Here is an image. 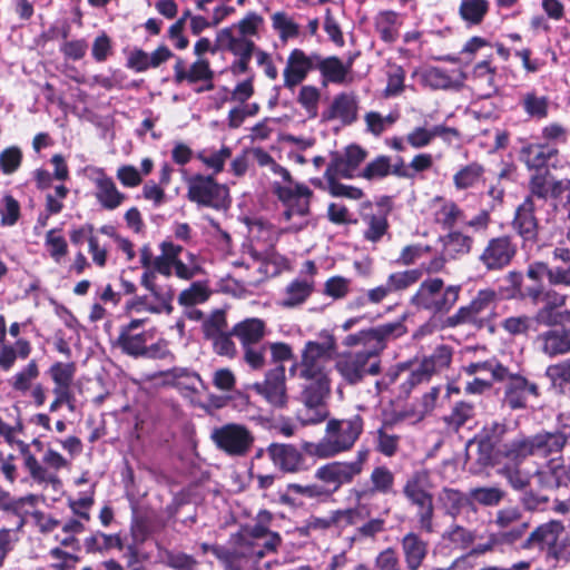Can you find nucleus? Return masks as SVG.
<instances>
[{
    "mask_svg": "<svg viewBox=\"0 0 570 570\" xmlns=\"http://www.w3.org/2000/svg\"><path fill=\"white\" fill-rule=\"evenodd\" d=\"M406 331L404 323H386L377 328L362 331L360 335L347 336L346 345L362 343L364 348L342 355L336 362V370L348 384H357L366 375L380 372L379 353L385 347V342L396 338Z\"/></svg>",
    "mask_w": 570,
    "mask_h": 570,
    "instance_id": "1",
    "label": "nucleus"
},
{
    "mask_svg": "<svg viewBox=\"0 0 570 570\" xmlns=\"http://www.w3.org/2000/svg\"><path fill=\"white\" fill-rule=\"evenodd\" d=\"M272 194L282 206L279 223L284 233H298L311 222L312 189L305 184L294 180L291 173L287 177L271 183Z\"/></svg>",
    "mask_w": 570,
    "mask_h": 570,
    "instance_id": "2",
    "label": "nucleus"
},
{
    "mask_svg": "<svg viewBox=\"0 0 570 570\" xmlns=\"http://www.w3.org/2000/svg\"><path fill=\"white\" fill-rule=\"evenodd\" d=\"M364 431V420L355 414L346 419H330L325 433L315 442L302 444L303 452L311 458L327 460L351 451Z\"/></svg>",
    "mask_w": 570,
    "mask_h": 570,
    "instance_id": "3",
    "label": "nucleus"
},
{
    "mask_svg": "<svg viewBox=\"0 0 570 570\" xmlns=\"http://www.w3.org/2000/svg\"><path fill=\"white\" fill-rule=\"evenodd\" d=\"M335 352V341L326 336L321 343L307 342L302 353V360L289 368L292 375L303 380V390L331 391L327 364Z\"/></svg>",
    "mask_w": 570,
    "mask_h": 570,
    "instance_id": "4",
    "label": "nucleus"
},
{
    "mask_svg": "<svg viewBox=\"0 0 570 570\" xmlns=\"http://www.w3.org/2000/svg\"><path fill=\"white\" fill-rule=\"evenodd\" d=\"M567 442L566 431L540 432L534 435L517 434L505 442L500 450L501 456L512 462H524L529 456L550 459V463L557 462Z\"/></svg>",
    "mask_w": 570,
    "mask_h": 570,
    "instance_id": "5",
    "label": "nucleus"
},
{
    "mask_svg": "<svg viewBox=\"0 0 570 570\" xmlns=\"http://www.w3.org/2000/svg\"><path fill=\"white\" fill-rule=\"evenodd\" d=\"M20 451L23 455L24 468L28 470L32 481L38 485L50 487L53 491L59 492L62 488V482L57 471L69 465L67 459L59 452L48 449L40 462L29 451V445L24 442H20Z\"/></svg>",
    "mask_w": 570,
    "mask_h": 570,
    "instance_id": "6",
    "label": "nucleus"
},
{
    "mask_svg": "<svg viewBox=\"0 0 570 570\" xmlns=\"http://www.w3.org/2000/svg\"><path fill=\"white\" fill-rule=\"evenodd\" d=\"M525 548L547 549L548 556L557 561L570 559V542L566 538L561 521L551 520L537 527L524 542Z\"/></svg>",
    "mask_w": 570,
    "mask_h": 570,
    "instance_id": "7",
    "label": "nucleus"
},
{
    "mask_svg": "<svg viewBox=\"0 0 570 570\" xmlns=\"http://www.w3.org/2000/svg\"><path fill=\"white\" fill-rule=\"evenodd\" d=\"M187 197L198 206L210 207L216 210L227 209L230 204L228 188L218 184L212 176L196 175L190 177L188 179Z\"/></svg>",
    "mask_w": 570,
    "mask_h": 570,
    "instance_id": "8",
    "label": "nucleus"
},
{
    "mask_svg": "<svg viewBox=\"0 0 570 570\" xmlns=\"http://www.w3.org/2000/svg\"><path fill=\"white\" fill-rule=\"evenodd\" d=\"M210 440L218 450L230 456L246 455L254 443L252 432L245 425L237 423L214 428L210 432Z\"/></svg>",
    "mask_w": 570,
    "mask_h": 570,
    "instance_id": "9",
    "label": "nucleus"
},
{
    "mask_svg": "<svg viewBox=\"0 0 570 570\" xmlns=\"http://www.w3.org/2000/svg\"><path fill=\"white\" fill-rule=\"evenodd\" d=\"M252 390L261 395L267 404L277 410H283L288 404L285 366L277 365L265 374L263 382H256Z\"/></svg>",
    "mask_w": 570,
    "mask_h": 570,
    "instance_id": "10",
    "label": "nucleus"
},
{
    "mask_svg": "<svg viewBox=\"0 0 570 570\" xmlns=\"http://www.w3.org/2000/svg\"><path fill=\"white\" fill-rule=\"evenodd\" d=\"M530 195L537 204L539 200L558 199L562 200L563 194L570 191V179H556L549 169L534 171L529 180Z\"/></svg>",
    "mask_w": 570,
    "mask_h": 570,
    "instance_id": "11",
    "label": "nucleus"
},
{
    "mask_svg": "<svg viewBox=\"0 0 570 570\" xmlns=\"http://www.w3.org/2000/svg\"><path fill=\"white\" fill-rule=\"evenodd\" d=\"M331 391L302 390L303 406L296 412V421L302 426L317 425L327 421L330 410L326 404Z\"/></svg>",
    "mask_w": 570,
    "mask_h": 570,
    "instance_id": "12",
    "label": "nucleus"
},
{
    "mask_svg": "<svg viewBox=\"0 0 570 570\" xmlns=\"http://www.w3.org/2000/svg\"><path fill=\"white\" fill-rule=\"evenodd\" d=\"M265 323H236L233 327V334L237 336L245 350V361L254 368L259 370L264 366L263 350L253 347L252 344L261 341L265 334Z\"/></svg>",
    "mask_w": 570,
    "mask_h": 570,
    "instance_id": "13",
    "label": "nucleus"
},
{
    "mask_svg": "<svg viewBox=\"0 0 570 570\" xmlns=\"http://www.w3.org/2000/svg\"><path fill=\"white\" fill-rule=\"evenodd\" d=\"M318 53L307 55L302 49H293L286 60L283 71L284 87L293 90L301 85L307 75L316 69Z\"/></svg>",
    "mask_w": 570,
    "mask_h": 570,
    "instance_id": "14",
    "label": "nucleus"
},
{
    "mask_svg": "<svg viewBox=\"0 0 570 570\" xmlns=\"http://www.w3.org/2000/svg\"><path fill=\"white\" fill-rule=\"evenodd\" d=\"M527 296L534 304H541L535 321H564L570 312L563 309L564 296L556 292L543 293L542 286L527 288Z\"/></svg>",
    "mask_w": 570,
    "mask_h": 570,
    "instance_id": "15",
    "label": "nucleus"
},
{
    "mask_svg": "<svg viewBox=\"0 0 570 570\" xmlns=\"http://www.w3.org/2000/svg\"><path fill=\"white\" fill-rule=\"evenodd\" d=\"M315 479L330 490V497L343 485L354 482L360 475L347 461H331L315 470Z\"/></svg>",
    "mask_w": 570,
    "mask_h": 570,
    "instance_id": "16",
    "label": "nucleus"
},
{
    "mask_svg": "<svg viewBox=\"0 0 570 570\" xmlns=\"http://www.w3.org/2000/svg\"><path fill=\"white\" fill-rule=\"evenodd\" d=\"M175 81L181 83L202 82V86L196 90L197 92L209 91L214 89V71L210 68L209 61L205 58H198L189 68H185L184 61L178 59L174 66Z\"/></svg>",
    "mask_w": 570,
    "mask_h": 570,
    "instance_id": "17",
    "label": "nucleus"
},
{
    "mask_svg": "<svg viewBox=\"0 0 570 570\" xmlns=\"http://www.w3.org/2000/svg\"><path fill=\"white\" fill-rule=\"evenodd\" d=\"M498 302L499 297L494 289H480L469 304L461 306L448 321H485L497 308Z\"/></svg>",
    "mask_w": 570,
    "mask_h": 570,
    "instance_id": "18",
    "label": "nucleus"
},
{
    "mask_svg": "<svg viewBox=\"0 0 570 570\" xmlns=\"http://www.w3.org/2000/svg\"><path fill=\"white\" fill-rule=\"evenodd\" d=\"M367 151L357 145H350L344 153H336L326 168V175H341L342 178L358 177V167L365 160Z\"/></svg>",
    "mask_w": 570,
    "mask_h": 570,
    "instance_id": "19",
    "label": "nucleus"
},
{
    "mask_svg": "<svg viewBox=\"0 0 570 570\" xmlns=\"http://www.w3.org/2000/svg\"><path fill=\"white\" fill-rule=\"evenodd\" d=\"M515 255V246L508 236L489 240L480 255V262L488 271H498L508 266Z\"/></svg>",
    "mask_w": 570,
    "mask_h": 570,
    "instance_id": "20",
    "label": "nucleus"
},
{
    "mask_svg": "<svg viewBox=\"0 0 570 570\" xmlns=\"http://www.w3.org/2000/svg\"><path fill=\"white\" fill-rule=\"evenodd\" d=\"M264 549L258 544H242L235 550L226 549V559L222 560L225 570H258L264 558Z\"/></svg>",
    "mask_w": 570,
    "mask_h": 570,
    "instance_id": "21",
    "label": "nucleus"
},
{
    "mask_svg": "<svg viewBox=\"0 0 570 570\" xmlns=\"http://www.w3.org/2000/svg\"><path fill=\"white\" fill-rule=\"evenodd\" d=\"M96 176L92 178L95 184V197L99 205L106 210H115L126 200V195L118 190L111 177L107 176L102 168H95Z\"/></svg>",
    "mask_w": 570,
    "mask_h": 570,
    "instance_id": "22",
    "label": "nucleus"
},
{
    "mask_svg": "<svg viewBox=\"0 0 570 570\" xmlns=\"http://www.w3.org/2000/svg\"><path fill=\"white\" fill-rule=\"evenodd\" d=\"M494 523L500 529H510L499 533L507 543H514L519 540L529 527L528 520L523 518L522 512L517 507H508L497 512Z\"/></svg>",
    "mask_w": 570,
    "mask_h": 570,
    "instance_id": "23",
    "label": "nucleus"
},
{
    "mask_svg": "<svg viewBox=\"0 0 570 570\" xmlns=\"http://www.w3.org/2000/svg\"><path fill=\"white\" fill-rule=\"evenodd\" d=\"M537 204L532 198H525L515 209L512 226L524 243L533 244L538 237L539 225L534 216Z\"/></svg>",
    "mask_w": 570,
    "mask_h": 570,
    "instance_id": "24",
    "label": "nucleus"
},
{
    "mask_svg": "<svg viewBox=\"0 0 570 570\" xmlns=\"http://www.w3.org/2000/svg\"><path fill=\"white\" fill-rule=\"evenodd\" d=\"M406 570H419L429 553V542L419 533L410 531L400 540Z\"/></svg>",
    "mask_w": 570,
    "mask_h": 570,
    "instance_id": "25",
    "label": "nucleus"
},
{
    "mask_svg": "<svg viewBox=\"0 0 570 570\" xmlns=\"http://www.w3.org/2000/svg\"><path fill=\"white\" fill-rule=\"evenodd\" d=\"M266 451L274 465L283 472H298L303 466V454L295 445L272 443Z\"/></svg>",
    "mask_w": 570,
    "mask_h": 570,
    "instance_id": "26",
    "label": "nucleus"
},
{
    "mask_svg": "<svg viewBox=\"0 0 570 570\" xmlns=\"http://www.w3.org/2000/svg\"><path fill=\"white\" fill-rule=\"evenodd\" d=\"M358 99L353 92H341L334 97L325 114L327 119L338 120L342 125H351L357 119Z\"/></svg>",
    "mask_w": 570,
    "mask_h": 570,
    "instance_id": "27",
    "label": "nucleus"
},
{
    "mask_svg": "<svg viewBox=\"0 0 570 570\" xmlns=\"http://www.w3.org/2000/svg\"><path fill=\"white\" fill-rule=\"evenodd\" d=\"M558 154V149L551 144L525 142L520 149V159L528 169L539 171L547 169V164Z\"/></svg>",
    "mask_w": 570,
    "mask_h": 570,
    "instance_id": "28",
    "label": "nucleus"
},
{
    "mask_svg": "<svg viewBox=\"0 0 570 570\" xmlns=\"http://www.w3.org/2000/svg\"><path fill=\"white\" fill-rule=\"evenodd\" d=\"M144 323H128L122 327L118 342L124 352L129 355H141L147 342L151 338V333L147 332Z\"/></svg>",
    "mask_w": 570,
    "mask_h": 570,
    "instance_id": "29",
    "label": "nucleus"
},
{
    "mask_svg": "<svg viewBox=\"0 0 570 570\" xmlns=\"http://www.w3.org/2000/svg\"><path fill=\"white\" fill-rule=\"evenodd\" d=\"M216 43L218 49L227 50L235 57H253L258 50L252 39L235 35L234 29H220L216 35Z\"/></svg>",
    "mask_w": 570,
    "mask_h": 570,
    "instance_id": "30",
    "label": "nucleus"
},
{
    "mask_svg": "<svg viewBox=\"0 0 570 570\" xmlns=\"http://www.w3.org/2000/svg\"><path fill=\"white\" fill-rule=\"evenodd\" d=\"M173 56L166 47L160 46L154 52L148 53L141 49H134L127 60V66L136 72H144L149 68H158Z\"/></svg>",
    "mask_w": 570,
    "mask_h": 570,
    "instance_id": "31",
    "label": "nucleus"
},
{
    "mask_svg": "<svg viewBox=\"0 0 570 570\" xmlns=\"http://www.w3.org/2000/svg\"><path fill=\"white\" fill-rule=\"evenodd\" d=\"M530 395H537V385L514 376L505 385L504 403L512 410L523 409Z\"/></svg>",
    "mask_w": 570,
    "mask_h": 570,
    "instance_id": "32",
    "label": "nucleus"
},
{
    "mask_svg": "<svg viewBox=\"0 0 570 570\" xmlns=\"http://www.w3.org/2000/svg\"><path fill=\"white\" fill-rule=\"evenodd\" d=\"M227 323H203L204 335L212 341L214 351L223 356L233 357L236 354V347L230 338L232 333L224 330Z\"/></svg>",
    "mask_w": 570,
    "mask_h": 570,
    "instance_id": "33",
    "label": "nucleus"
},
{
    "mask_svg": "<svg viewBox=\"0 0 570 570\" xmlns=\"http://www.w3.org/2000/svg\"><path fill=\"white\" fill-rule=\"evenodd\" d=\"M542 351L549 356H557L570 352V328L557 326L539 336Z\"/></svg>",
    "mask_w": 570,
    "mask_h": 570,
    "instance_id": "34",
    "label": "nucleus"
},
{
    "mask_svg": "<svg viewBox=\"0 0 570 570\" xmlns=\"http://www.w3.org/2000/svg\"><path fill=\"white\" fill-rule=\"evenodd\" d=\"M353 59L343 63L337 57L323 58L317 56L316 69L320 70L324 79L333 83H345L351 72Z\"/></svg>",
    "mask_w": 570,
    "mask_h": 570,
    "instance_id": "35",
    "label": "nucleus"
},
{
    "mask_svg": "<svg viewBox=\"0 0 570 570\" xmlns=\"http://www.w3.org/2000/svg\"><path fill=\"white\" fill-rule=\"evenodd\" d=\"M519 105L529 118L542 120L548 117L550 100L548 96L530 90L520 96Z\"/></svg>",
    "mask_w": 570,
    "mask_h": 570,
    "instance_id": "36",
    "label": "nucleus"
},
{
    "mask_svg": "<svg viewBox=\"0 0 570 570\" xmlns=\"http://www.w3.org/2000/svg\"><path fill=\"white\" fill-rule=\"evenodd\" d=\"M443 281L441 278H430L421 283L417 292L412 296L411 303L417 308L432 312L435 307V296L441 292Z\"/></svg>",
    "mask_w": 570,
    "mask_h": 570,
    "instance_id": "37",
    "label": "nucleus"
},
{
    "mask_svg": "<svg viewBox=\"0 0 570 570\" xmlns=\"http://www.w3.org/2000/svg\"><path fill=\"white\" fill-rule=\"evenodd\" d=\"M416 508V520L420 529L425 533L434 532V502L433 494L429 493L407 501Z\"/></svg>",
    "mask_w": 570,
    "mask_h": 570,
    "instance_id": "38",
    "label": "nucleus"
},
{
    "mask_svg": "<svg viewBox=\"0 0 570 570\" xmlns=\"http://www.w3.org/2000/svg\"><path fill=\"white\" fill-rule=\"evenodd\" d=\"M431 489L430 473L426 470H417L406 479L402 492L409 501L431 493Z\"/></svg>",
    "mask_w": 570,
    "mask_h": 570,
    "instance_id": "39",
    "label": "nucleus"
},
{
    "mask_svg": "<svg viewBox=\"0 0 570 570\" xmlns=\"http://www.w3.org/2000/svg\"><path fill=\"white\" fill-rule=\"evenodd\" d=\"M83 547L88 553H101L114 548L121 549L122 540L119 534H106L101 531H95L83 540Z\"/></svg>",
    "mask_w": 570,
    "mask_h": 570,
    "instance_id": "40",
    "label": "nucleus"
},
{
    "mask_svg": "<svg viewBox=\"0 0 570 570\" xmlns=\"http://www.w3.org/2000/svg\"><path fill=\"white\" fill-rule=\"evenodd\" d=\"M507 432V426L504 424L492 423L484 428L482 439L479 442V448L489 453L497 448L498 453L501 455L500 450L503 444L514 438H505Z\"/></svg>",
    "mask_w": 570,
    "mask_h": 570,
    "instance_id": "41",
    "label": "nucleus"
},
{
    "mask_svg": "<svg viewBox=\"0 0 570 570\" xmlns=\"http://www.w3.org/2000/svg\"><path fill=\"white\" fill-rule=\"evenodd\" d=\"M39 376V367L35 360H31L23 368L9 379V384L13 391L26 395L35 385Z\"/></svg>",
    "mask_w": 570,
    "mask_h": 570,
    "instance_id": "42",
    "label": "nucleus"
},
{
    "mask_svg": "<svg viewBox=\"0 0 570 570\" xmlns=\"http://www.w3.org/2000/svg\"><path fill=\"white\" fill-rule=\"evenodd\" d=\"M433 202L439 205V208L434 213L438 224L442 225L444 228H452L461 222L463 213L455 203L445 200L442 197H435Z\"/></svg>",
    "mask_w": 570,
    "mask_h": 570,
    "instance_id": "43",
    "label": "nucleus"
},
{
    "mask_svg": "<svg viewBox=\"0 0 570 570\" xmlns=\"http://www.w3.org/2000/svg\"><path fill=\"white\" fill-rule=\"evenodd\" d=\"M314 287L313 281L308 279H295L285 291V297L282 299V305L284 307H295L305 302V299L311 295Z\"/></svg>",
    "mask_w": 570,
    "mask_h": 570,
    "instance_id": "44",
    "label": "nucleus"
},
{
    "mask_svg": "<svg viewBox=\"0 0 570 570\" xmlns=\"http://www.w3.org/2000/svg\"><path fill=\"white\" fill-rule=\"evenodd\" d=\"M399 14L394 11H382L375 19V28L385 42H394L399 36Z\"/></svg>",
    "mask_w": 570,
    "mask_h": 570,
    "instance_id": "45",
    "label": "nucleus"
},
{
    "mask_svg": "<svg viewBox=\"0 0 570 570\" xmlns=\"http://www.w3.org/2000/svg\"><path fill=\"white\" fill-rule=\"evenodd\" d=\"M489 11L488 0H462L459 14L469 24H480Z\"/></svg>",
    "mask_w": 570,
    "mask_h": 570,
    "instance_id": "46",
    "label": "nucleus"
},
{
    "mask_svg": "<svg viewBox=\"0 0 570 570\" xmlns=\"http://www.w3.org/2000/svg\"><path fill=\"white\" fill-rule=\"evenodd\" d=\"M397 119V112H390L383 116L377 111H368L364 115L365 131L374 137H380L384 131L391 128Z\"/></svg>",
    "mask_w": 570,
    "mask_h": 570,
    "instance_id": "47",
    "label": "nucleus"
},
{
    "mask_svg": "<svg viewBox=\"0 0 570 570\" xmlns=\"http://www.w3.org/2000/svg\"><path fill=\"white\" fill-rule=\"evenodd\" d=\"M421 79L423 85L431 89H450L459 86V81L454 80L446 70L438 67L423 70Z\"/></svg>",
    "mask_w": 570,
    "mask_h": 570,
    "instance_id": "48",
    "label": "nucleus"
},
{
    "mask_svg": "<svg viewBox=\"0 0 570 570\" xmlns=\"http://www.w3.org/2000/svg\"><path fill=\"white\" fill-rule=\"evenodd\" d=\"M475 416V406L465 401L456 402L451 413L444 417L449 428L458 431L461 426L468 424Z\"/></svg>",
    "mask_w": 570,
    "mask_h": 570,
    "instance_id": "49",
    "label": "nucleus"
},
{
    "mask_svg": "<svg viewBox=\"0 0 570 570\" xmlns=\"http://www.w3.org/2000/svg\"><path fill=\"white\" fill-rule=\"evenodd\" d=\"M507 461L500 471L501 474L514 490H524L530 484L531 472L520 468L522 462Z\"/></svg>",
    "mask_w": 570,
    "mask_h": 570,
    "instance_id": "50",
    "label": "nucleus"
},
{
    "mask_svg": "<svg viewBox=\"0 0 570 570\" xmlns=\"http://www.w3.org/2000/svg\"><path fill=\"white\" fill-rule=\"evenodd\" d=\"M372 434L375 450L377 452L387 458L396 454L400 446V436L397 434L390 433L385 425L377 429Z\"/></svg>",
    "mask_w": 570,
    "mask_h": 570,
    "instance_id": "51",
    "label": "nucleus"
},
{
    "mask_svg": "<svg viewBox=\"0 0 570 570\" xmlns=\"http://www.w3.org/2000/svg\"><path fill=\"white\" fill-rule=\"evenodd\" d=\"M371 489L374 493L390 494L393 492L394 474L384 466H375L370 475Z\"/></svg>",
    "mask_w": 570,
    "mask_h": 570,
    "instance_id": "52",
    "label": "nucleus"
},
{
    "mask_svg": "<svg viewBox=\"0 0 570 570\" xmlns=\"http://www.w3.org/2000/svg\"><path fill=\"white\" fill-rule=\"evenodd\" d=\"M505 493L498 487L473 488L469 491L470 502H475L484 507H495L504 498Z\"/></svg>",
    "mask_w": 570,
    "mask_h": 570,
    "instance_id": "53",
    "label": "nucleus"
},
{
    "mask_svg": "<svg viewBox=\"0 0 570 570\" xmlns=\"http://www.w3.org/2000/svg\"><path fill=\"white\" fill-rule=\"evenodd\" d=\"M272 26L278 32L281 40L296 38L299 35V26L287 13L278 11L272 14Z\"/></svg>",
    "mask_w": 570,
    "mask_h": 570,
    "instance_id": "54",
    "label": "nucleus"
},
{
    "mask_svg": "<svg viewBox=\"0 0 570 570\" xmlns=\"http://www.w3.org/2000/svg\"><path fill=\"white\" fill-rule=\"evenodd\" d=\"M289 494H296L298 497L306 499L322 500L330 498V490L323 487L322 483H288L286 487V494L284 495V498H286Z\"/></svg>",
    "mask_w": 570,
    "mask_h": 570,
    "instance_id": "55",
    "label": "nucleus"
},
{
    "mask_svg": "<svg viewBox=\"0 0 570 570\" xmlns=\"http://www.w3.org/2000/svg\"><path fill=\"white\" fill-rule=\"evenodd\" d=\"M391 174V158L389 156H377L373 160H371L362 171H360L358 177H362L366 180H377L387 177Z\"/></svg>",
    "mask_w": 570,
    "mask_h": 570,
    "instance_id": "56",
    "label": "nucleus"
},
{
    "mask_svg": "<svg viewBox=\"0 0 570 570\" xmlns=\"http://www.w3.org/2000/svg\"><path fill=\"white\" fill-rule=\"evenodd\" d=\"M483 167L476 163H472L461 168L454 176V186L458 189H468L475 186L481 179Z\"/></svg>",
    "mask_w": 570,
    "mask_h": 570,
    "instance_id": "57",
    "label": "nucleus"
},
{
    "mask_svg": "<svg viewBox=\"0 0 570 570\" xmlns=\"http://www.w3.org/2000/svg\"><path fill=\"white\" fill-rule=\"evenodd\" d=\"M232 156V150L227 146H223L219 150H202L197 154V158L215 174L224 169L225 163Z\"/></svg>",
    "mask_w": 570,
    "mask_h": 570,
    "instance_id": "58",
    "label": "nucleus"
},
{
    "mask_svg": "<svg viewBox=\"0 0 570 570\" xmlns=\"http://www.w3.org/2000/svg\"><path fill=\"white\" fill-rule=\"evenodd\" d=\"M422 277V269H406L402 272H395L389 275L386 282L392 291L400 292L409 288L413 284L417 283Z\"/></svg>",
    "mask_w": 570,
    "mask_h": 570,
    "instance_id": "59",
    "label": "nucleus"
},
{
    "mask_svg": "<svg viewBox=\"0 0 570 570\" xmlns=\"http://www.w3.org/2000/svg\"><path fill=\"white\" fill-rule=\"evenodd\" d=\"M452 360V351L446 345L438 346L430 356L422 360V363L426 366L432 374L446 368Z\"/></svg>",
    "mask_w": 570,
    "mask_h": 570,
    "instance_id": "60",
    "label": "nucleus"
},
{
    "mask_svg": "<svg viewBox=\"0 0 570 570\" xmlns=\"http://www.w3.org/2000/svg\"><path fill=\"white\" fill-rule=\"evenodd\" d=\"M440 501L443 503L446 512L454 517L470 502V499L469 494L465 495L459 490L444 488L440 493Z\"/></svg>",
    "mask_w": 570,
    "mask_h": 570,
    "instance_id": "61",
    "label": "nucleus"
},
{
    "mask_svg": "<svg viewBox=\"0 0 570 570\" xmlns=\"http://www.w3.org/2000/svg\"><path fill=\"white\" fill-rule=\"evenodd\" d=\"M546 374L554 386L570 392V358L548 366Z\"/></svg>",
    "mask_w": 570,
    "mask_h": 570,
    "instance_id": "62",
    "label": "nucleus"
},
{
    "mask_svg": "<svg viewBox=\"0 0 570 570\" xmlns=\"http://www.w3.org/2000/svg\"><path fill=\"white\" fill-rule=\"evenodd\" d=\"M55 386L70 387L76 374L75 363L56 362L49 368Z\"/></svg>",
    "mask_w": 570,
    "mask_h": 570,
    "instance_id": "63",
    "label": "nucleus"
},
{
    "mask_svg": "<svg viewBox=\"0 0 570 570\" xmlns=\"http://www.w3.org/2000/svg\"><path fill=\"white\" fill-rule=\"evenodd\" d=\"M263 22V18L256 12L247 13L240 21L234 23L226 29H234L235 35H239L240 37L252 39L257 35L258 28Z\"/></svg>",
    "mask_w": 570,
    "mask_h": 570,
    "instance_id": "64",
    "label": "nucleus"
}]
</instances>
